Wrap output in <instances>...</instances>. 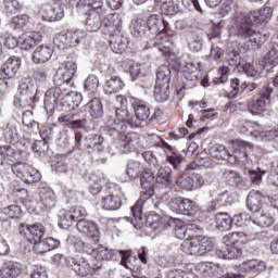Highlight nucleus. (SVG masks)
Wrapping results in <instances>:
<instances>
[{"mask_svg":"<svg viewBox=\"0 0 278 278\" xmlns=\"http://www.w3.org/2000/svg\"><path fill=\"white\" fill-rule=\"evenodd\" d=\"M109 111L108 127L115 131L119 149L123 153H129L131 149L138 144V135L136 132H128L127 125L131 126V114L127 110V98L125 96H116L114 100L109 101L106 104Z\"/></svg>","mask_w":278,"mask_h":278,"instance_id":"1","label":"nucleus"},{"mask_svg":"<svg viewBox=\"0 0 278 278\" xmlns=\"http://www.w3.org/2000/svg\"><path fill=\"white\" fill-rule=\"evenodd\" d=\"M273 18V8L265 4L262 9L240 15L236 18L235 25L230 29V36H237L250 49L254 51L262 47V35L253 30V23L262 25Z\"/></svg>","mask_w":278,"mask_h":278,"instance_id":"2","label":"nucleus"},{"mask_svg":"<svg viewBox=\"0 0 278 278\" xmlns=\"http://www.w3.org/2000/svg\"><path fill=\"white\" fill-rule=\"evenodd\" d=\"M252 149L251 143H242L237 150L229 153L225 146H216L211 150V155L215 160H225L228 164H238L244 166V168H251L253 166V161L250 157Z\"/></svg>","mask_w":278,"mask_h":278,"instance_id":"3","label":"nucleus"},{"mask_svg":"<svg viewBox=\"0 0 278 278\" xmlns=\"http://www.w3.org/2000/svg\"><path fill=\"white\" fill-rule=\"evenodd\" d=\"M38 93V86L31 78H22L14 97L15 108H34L36 103V94Z\"/></svg>","mask_w":278,"mask_h":278,"instance_id":"4","label":"nucleus"},{"mask_svg":"<svg viewBox=\"0 0 278 278\" xmlns=\"http://www.w3.org/2000/svg\"><path fill=\"white\" fill-rule=\"evenodd\" d=\"M161 223L165 225V229L172 227L174 229L175 238L178 240H186L185 242L192 241V238H194L197 233H202L203 231V228L197 226V224L185 225L179 218L167 217L161 219Z\"/></svg>","mask_w":278,"mask_h":278,"instance_id":"5","label":"nucleus"},{"mask_svg":"<svg viewBox=\"0 0 278 278\" xmlns=\"http://www.w3.org/2000/svg\"><path fill=\"white\" fill-rule=\"evenodd\" d=\"M243 71L248 77H253V81H244L240 85V79H232L230 83L231 91L228 93L229 99H233L235 97H238V94H242L244 90L253 92L257 86H262V76H260V72L255 71L253 65L245 64L243 66Z\"/></svg>","mask_w":278,"mask_h":278,"instance_id":"6","label":"nucleus"},{"mask_svg":"<svg viewBox=\"0 0 278 278\" xmlns=\"http://www.w3.org/2000/svg\"><path fill=\"white\" fill-rule=\"evenodd\" d=\"M182 247L187 255H205L214 249V241L203 232H195L191 241L185 242Z\"/></svg>","mask_w":278,"mask_h":278,"instance_id":"7","label":"nucleus"},{"mask_svg":"<svg viewBox=\"0 0 278 278\" xmlns=\"http://www.w3.org/2000/svg\"><path fill=\"white\" fill-rule=\"evenodd\" d=\"M75 73H77L76 62L66 61L62 63L53 76V84L56 86L55 88H61L62 92H67L68 88H71V79L75 77Z\"/></svg>","mask_w":278,"mask_h":278,"instance_id":"8","label":"nucleus"},{"mask_svg":"<svg viewBox=\"0 0 278 278\" xmlns=\"http://www.w3.org/2000/svg\"><path fill=\"white\" fill-rule=\"evenodd\" d=\"M11 170L24 184H38L42 179V174L31 165L23 162H17L12 165Z\"/></svg>","mask_w":278,"mask_h":278,"instance_id":"9","label":"nucleus"},{"mask_svg":"<svg viewBox=\"0 0 278 278\" xmlns=\"http://www.w3.org/2000/svg\"><path fill=\"white\" fill-rule=\"evenodd\" d=\"M86 38V33L81 30H70L65 34L56 35L53 39L54 47L64 51V49H71V47H77L81 40Z\"/></svg>","mask_w":278,"mask_h":278,"instance_id":"10","label":"nucleus"},{"mask_svg":"<svg viewBox=\"0 0 278 278\" xmlns=\"http://www.w3.org/2000/svg\"><path fill=\"white\" fill-rule=\"evenodd\" d=\"M130 104L135 112V116L131 115L130 127H140L151 116V109L144 101L137 98H130Z\"/></svg>","mask_w":278,"mask_h":278,"instance_id":"11","label":"nucleus"},{"mask_svg":"<svg viewBox=\"0 0 278 278\" xmlns=\"http://www.w3.org/2000/svg\"><path fill=\"white\" fill-rule=\"evenodd\" d=\"M21 236H25L30 244H39L45 236V226L42 224L27 225L21 224L18 227Z\"/></svg>","mask_w":278,"mask_h":278,"instance_id":"12","label":"nucleus"},{"mask_svg":"<svg viewBox=\"0 0 278 278\" xmlns=\"http://www.w3.org/2000/svg\"><path fill=\"white\" fill-rule=\"evenodd\" d=\"M86 149H91L93 153H97L100 159L101 164H105L106 157L103 155L105 153V138L101 135L91 134L85 138Z\"/></svg>","mask_w":278,"mask_h":278,"instance_id":"13","label":"nucleus"},{"mask_svg":"<svg viewBox=\"0 0 278 278\" xmlns=\"http://www.w3.org/2000/svg\"><path fill=\"white\" fill-rule=\"evenodd\" d=\"M76 229L77 231H79V233H85V236L91 238L93 244H99V240L101 238V230L97 223L88 220L86 218H81L78 220Z\"/></svg>","mask_w":278,"mask_h":278,"instance_id":"14","label":"nucleus"},{"mask_svg":"<svg viewBox=\"0 0 278 278\" xmlns=\"http://www.w3.org/2000/svg\"><path fill=\"white\" fill-rule=\"evenodd\" d=\"M40 14L42 21L55 23V21L64 18V7L60 3H46L41 5Z\"/></svg>","mask_w":278,"mask_h":278,"instance_id":"15","label":"nucleus"},{"mask_svg":"<svg viewBox=\"0 0 278 278\" xmlns=\"http://www.w3.org/2000/svg\"><path fill=\"white\" fill-rule=\"evenodd\" d=\"M155 182V174L151 168L144 169L140 175V186L142 188L141 198L151 199L155 191L153 190V184Z\"/></svg>","mask_w":278,"mask_h":278,"instance_id":"16","label":"nucleus"},{"mask_svg":"<svg viewBox=\"0 0 278 278\" xmlns=\"http://www.w3.org/2000/svg\"><path fill=\"white\" fill-rule=\"evenodd\" d=\"M68 268H72L78 277H87L92 273V266L81 256L65 258Z\"/></svg>","mask_w":278,"mask_h":278,"instance_id":"17","label":"nucleus"},{"mask_svg":"<svg viewBox=\"0 0 278 278\" xmlns=\"http://www.w3.org/2000/svg\"><path fill=\"white\" fill-rule=\"evenodd\" d=\"M104 30L109 36L123 31V15L121 13L108 14L103 20Z\"/></svg>","mask_w":278,"mask_h":278,"instance_id":"18","label":"nucleus"},{"mask_svg":"<svg viewBox=\"0 0 278 278\" xmlns=\"http://www.w3.org/2000/svg\"><path fill=\"white\" fill-rule=\"evenodd\" d=\"M81 103V93L77 91H65L61 98L59 105L61 106L62 112H71L75 108H79Z\"/></svg>","mask_w":278,"mask_h":278,"instance_id":"19","label":"nucleus"},{"mask_svg":"<svg viewBox=\"0 0 278 278\" xmlns=\"http://www.w3.org/2000/svg\"><path fill=\"white\" fill-rule=\"evenodd\" d=\"M273 238V233L268 230L262 229L257 224H249L247 227V240L253 242L257 240L258 242H268Z\"/></svg>","mask_w":278,"mask_h":278,"instance_id":"20","label":"nucleus"},{"mask_svg":"<svg viewBox=\"0 0 278 278\" xmlns=\"http://www.w3.org/2000/svg\"><path fill=\"white\" fill-rule=\"evenodd\" d=\"M21 68V59L17 56L9 58L1 66L0 73L4 79H13L16 77Z\"/></svg>","mask_w":278,"mask_h":278,"instance_id":"21","label":"nucleus"},{"mask_svg":"<svg viewBox=\"0 0 278 278\" xmlns=\"http://www.w3.org/2000/svg\"><path fill=\"white\" fill-rule=\"evenodd\" d=\"M180 186L188 192H192V190H197L205 186V179L201 174L191 173L182 179Z\"/></svg>","mask_w":278,"mask_h":278,"instance_id":"22","label":"nucleus"},{"mask_svg":"<svg viewBox=\"0 0 278 278\" xmlns=\"http://www.w3.org/2000/svg\"><path fill=\"white\" fill-rule=\"evenodd\" d=\"M216 255L222 260H238L242 257V249L238 245L223 243L222 247L216 250Z\"/></svg>","mask_w":278,"mask_h":278,"instance_id":"23","label":"nucleus"},{"mask_svg":"<svg viewBox=\"0 0 278 278\" xmlns=\"http://www.w3.org/2000/svg\"><path fill=\"white\" fill-rule=\"evenodd\" d=\"M64 94L61 87L50 88L46 91L43 103L46 110H55L56 105H60V98Z\"/></svg>","mask_w":278,"mask_h":278,"instance_id":"24","label":"nucleus"},{"mask_svg":"<svg viewBox=\"0 0 278 278\" xmlns=\"http://www.w3.org/2000/svg\"><path fill=\"white\" fill-rule=\"evenodd\" d=\"M237 129L239 134H243V136H252L253 138H260V130L262 129V126L256 122L241 121L238 122Z\"/></svg>","mask_w":278,"mask_h":278,"instance_id":"25","label":"nucleus"},{"mask_svg":"<svg viewBox=\"0 0 278 278\" xmlns=\"http://www.w3.org/2000/svg\"><path fill=\"white\" fill-rule=\"evenodd\" d=\"M266 203L264 199V192L261 191H251L247 198V205L250 212L254 214L262 210V205Z\"/></svg>","mask_w":278,"mask_h":278,"instance_id":"26","label":"nucleus"},{"mask_svg":"<svg viewBox=\"0 0 278 278\" xmlns=\"http://www.w3.org/2000/svg\"><path fill=\"white\" fill-rule=\"evenodd\" d=\"M23 273V265L18 262H7L0 269L1 278H16Z\"/></svg>","mask_w":278,"mask_h":278,"instance_id":"27","label":"nucleus"},{"mask_svg":"<svg viewBox=\"0 0 278 278\" xmlns=\"http://www.w3.org/2000/svg\"><path fill=\"white\" fill-rule=\"evenodd\" d=\"M60 247V240L54 239L52 237H47L45 239H41V242L37 243L34 247V251L38 255H42V253H49V251H54V249H59Z\"/></svg>","mask_w":278,"mask_h":278,"instance_id":"28","label":"nucleus"},{"mask_svg":"<svg viewBox=\"0 0 278 278\" xmlns=\"http://www.w3.org/2000/svg\"><path fill=\"white\" fill-rule=\"evenodd\" d=\"M42 41V35L40 33L30 31L25 33L20 37V45H22L25 51H29V49H34L38 42Z\"/></svg>","mask_w":278,"mask_h":278,"instance_id":"29","label":"nucleus"},{"mask_svg":"<svg viewBox=\"0 0 278 278\" xmlns=\"http://www.w3.org/2000/svg\"><path fill=\"white\" fill-rule=\"evenodd\" d=\"M223 181L231 186L232 188H244V179L242 175L233 169H228L223 173L222 176Z\"/></svg>","mask_w":278,"mask_h":278,"instance_id":"30","label":"nucleus"},{"mask_svg":"<svg viewBox=\"0 0 278 278\" xmlns=\"http://www.w3.org/2000/svg\"><path fill=\"white\" fill-rule=\"evenodd\" d=\"M40 199V207L43 212H49V210H53L55 207V193L51 189H42L39 192Z\"/></svg>","mask_w":278,"mask_h":278,"instance_id":"31","label":"nucleus"},{"mask_svg":"<svg viewBox=\"0 0 278 278\" xmlns=\"http://www.w3.org/2000/svg\"><path fill=\"white\" fill-rule=\"evenodd\" d=\"M257 164L256 169L250 170V179L254 186H260L262 184V175H266L270 170V165L264 159H261Z\"/></svg>","mask_w":278,"mask_h":278,"instance_id":"32","label":"nucleus"},{"mask_svg":"<svg viewBox=\"0 0 278 278\" xmlns=\"http://www.w3.org/2000/svg\"><path fill=\"white\" fill-rule=\"evenodd\" d=\"M241 273H264L266 270V262L260 260H249L239 266Z\"/></svg>","mask_w":278,"mask_h":278,"instance_id":"33","label":"nucleus"},{"mask_svg":"<svg viewBox=\"0 0 278 278\" xmlns=\"http://www.w3.org/2000/svg\"><path fill=\"white\" fill-rule=\"evenodd\" d=\"M51 55H53V49L51 47L39 46L33 53V62L35 64H45V62L51 60Z\"/></svg>","mask_w":278,"mask_h":278,"instance_id":"34","label":"nucleus"},{"mask_svg":"<svg viewBox=\"0 0 278 278\" xmlns=\"http://www.w3.org/2000/svg\"><path fill=\"white\" fill-rule=\"evenodd\" d=\"M110 36H111L110 47L113 53H117V54L125 53L128 45L127 39L123 35H121V33H116Z\"/></svg>","mask_w":278,"mask_h":278,"instance_id":"35","label":"nucleus"},{"mask_svg":"<svg viewBox=\"0 0 278 278\" xmlns=\"http://www.w3.org/2000/svg\"><path fill=\"white\" fill-rule=\"evenodd\" d=\"M201 63L189 62L184 66L182 75L187 81H197L201 79Z\"/></svg>","mask_w":278,"mask_h":278,"instance_id":"36","label":"nucleus"},{"mask_svg":"<svg viewBox=\"0 0 278 278\" xmlns=\"http://www.w3.org/2000/svg\"><path fill=\"white\" fill-rule=\"evenodd\" d=\"M100 205L102 210L115 212L116 210H121V206L123 205V200H121L118 195L109 194L101 199Z\"/></svg>","mask_w":278,"mask_h":278,"instance_id":"37","label":"nucleus"},{"mask_svg":"<svg viewBox=\"0 0 278 278\" xmlns=\"http://www.w3.org/2000/svg\"><path fill=\"white\" fill-rule=\"evenodd\" d=\"M148 30L152 36H160L162 29H164V18L160 15L153 14L148 17L147 21Z\"/></svg>","mask_w":278,"mask_h":278,"instance_id":"38","label":"nucleus"},{"mask_svg":"<svg viewBox=\"0 0 278 278\" xmlns=\"http://www.w3.org/2000/svg\"><path fill=\"white\" fill-rule=\"evenodd\" d=\"M125 88V83L118 76H111L106 79L104 85V92L106 94H114L116 92H121Z\"/></svg>","mask_w":278,"mask_h":278,"instance_id":"39","label":"nucleus"},{"mask_svg":"<svg viewBox=\"0 0 278 278\" xmlns=\"http://www.w3.org/2000/svg\"><path fill=\"white\" fill-rule=\"evenodd\" d=\"M181 8H184V0H172L163 2L161 5V10L166 16H175V14H179Z\"/></svg>","mask_w":278,"mask_h":278,"instance_id":"40","label":"nucleus"},{"mask_svg":"<svg viewBox=\"0 0 278 278\" xmlns=\"http://www.w3.org/2000/svg\"><path fill=\"white\" fill-rule=\"evenodd\" d=\"M156 184L168 188L173 184V169L168 166H163L157 169L156 173Z\"/></svg>","mask_w":278,"mask_h":278,"instance_id":"41","label":"nucleus"},{"mask_svg":"<svg viewBox=\"0 0 278 278\" xmlns=\"http://www.w3.org/2000/svg\"><path fill=\"white\" fill-rule=\"evenodd\" d=\"M118 255V250H110L103 245L96 248L93 251V257L100 262H108L109 260H114Z\"/></svg>","mask_w":278,"mask_h":278,"instance_id":"42","label":"nucleus"},{"mask_svg":"<svg viewBox=\"0 0 278 278\" xmlns=\"http://www.w3.org/2000/svg\"><path fill=\"white\" fill-rule=\"evenodd\" d=\"M5 142L9 144H16L18 142V128L16 124L9 123L2 130Z\"/></svg>","mask_w":278,"mask_h":278,"instance_id":"43","label":"nucleus"},{"mask_svg":"<svg viewBox=\"0 0 278 278\" xmlns=\"http://www.w3.org/2000/svg\"><path fill=\"white\" fill-rule=\"evenodd\" d=\"M16 197H20L21 199H26L27 197V190L26 189H18L14 191V193H8L1 197V207H9L10 205L16 204Z\"/></svg>","mask_w":278,"mask_h":278,"instance_id":"44","label":"nucleus"},{"mask_svg":"<svg viewBox=\"0 0 278 278\" xmlns=\"http://www.w3.org/2000/svg\"><path fill=\"white\" fill-rule=\"evenodd\" d=\"M247 240V228L243 232H229L223 237L224 244L238 247Z\"/></svg>","mask_w":278,"mask_h":278,"instance_id":"45","label":"nucleus"},{"mask_svg":"<svg viewBox=\"0 0 278 278\" xmlns=\"http://www.w3.org/2000/svg\"><path fill=\"white\" fill-rule=\"evenodd\" d=\"M16 155L18 154L16 153V150H14V148L10 146H0V166H3L5 162H9L11 164L16 162Z\"/></svg>","mask_w":278,"mask_h":278,"instance_id":"46","label":"nucleus"},{"mask_svg":"<svg viewBox=\"0 0 278 278\" xmlns=\"http://www.w3.org/2000/svg\"><path fill=\"white\" fill-rule=\"evenodd\" d=\"M87 109L92 118H101L103 116V103L99 98L91 99L87 103Z\"/></svg>","mask_w":278,"mask_h":278,"instance_id":"47","label":"nucleus"},{"mask_svg":"<svg viewBox=\"0 0 278 278\" xmlns=\"http://www.w3.org/2000/svg\"><path fill=\"white\" fill-rule=\"evenodd\" d=\"M159 86H170V67L161 65L156 72V84Z\"/></svg>","mask_w":278,"mask_h":278,"instance_id":"48","label":"nucleus"},{"mask_svg":"<svg viewBox=\"0 0 278 278\" xmlns=\"http://www.w3.org/2000/svg\"><path fill=\"white\" fill-rule=\"evenodd\" d=\"M216 228L218 231H229L231 230V217L227 213H217L216 217Z\"/></svg>","mask_w":278,"mask_h":278,"instance_id":"49","label":"nucleus"},{"mask_svg":"<svg viewBox=\"0 0 278 278\" xmlns=\"http://www.w3.org/2000/svg\"><path fill=\"white\" fill-rule=\"evenodd\" d=\"M94 247H97V243H94L90 237H88L86 241H77L75 243L76 251L79 253H87V255H94Z\"/></svg>","mask_w":278,"mask_h":278,"instance_id":"50","label":"nucleus"},{"mask_svg":"<svg viewBox=\"0 0 278 278\" xmlns=\"http://www.w3.org/2000/svg\"><path fill=\"white\" fill-rule=\"evenodd\" d=\"M101 16L97 13H89V16L86 20L85 27L87 31H99L101 29V25L103 23L101 22Z\"/></svg>","mask_w":278,"mask_h":278,"instance_id":"51","label":"nucleus"},{"mask_svg":"<svg viewBox=\"0 0 278 278\" xmlns=\"http://www.w3.org/2000/svg\"><path fill=\"white\" fill-rule=\"evenodd\" d=\"M170 85H155L154 87V99L159 103H164V101H168V97H170V91L168 90Z\"/></svg>","mask_w":278,"mask_h":278,"instance_id":"52","label":"nucleus"},{"mask_svg":"<svg viewBox=\"0 0 278 278\" xmlns=\"http://www.w3.org/2000/svg\"><path fill=\"white\" fill-rule=\"evenodd\" d=\"M275 223V218L270 213L264 211L262 214L257 215L254 220L250 222V224L257 225V227H270Z\"/></svg>","mask_w":278,"mask_h":278,"instance_id":"53","label":"nucleus"},{"mask_svg":"<svg viewBox=\"0 0 278 278\" xmlns=\"http://www.w3.org/2000/svg\"><path fill=\"white\" fill-rule=\"evenodd\" d=\"M226 60L229 64V66H240V49L233 48V46L228 47L227 53H226Z\"/></svg>","mask_w":278,"mask_h":278,"instance_id":"54","label":"nucleus"},{"mask_svg":"<svg viewBox=\"0 0 278 278\" xmlns=\"http://www.w3.org/2000/svg\"><path fill=\"white\" fill-rule=\"evenodd\" d=\"M268 105V102L258 98L256 100L251 101L248 105V109L249 112H251V114H262V112H266Z\"/></svg>","mask_w":278,"mask_h":278,"instance_id":"55","label":"nucleus"},{"mask_svg":"<svg viewBox=\"0 0 278 278\" xmlns=\"http://www.w3.org/2000/svg\"><path fill=\"white\" fill-rule=\"evenodd\" d=\"M59 123H72L76 127H86L88 125V119L86 117H81L80 119H75V115L68 113L66 115H62L59 117Z\"/></svg>","mask_w":278,"mask_h":278,"instance_id":"56","label":"nucleus"},{"mask_svg":"<svg viewBox=\"0 0 278 278\" xmlns=\"http://www.w3.org/2000/svg\"><path fill=\"white\" fill-rule=\"evenodd\" d=\"M84 88L89 94H97V90H99V77L89 75L85 80Z\"/></svg>","mask_w":278,"mask_h":278,"instance_id":"57","label":"nucleus"},{"mask_svg":"<svg viewBox=\"0 0 278 278\" xmlns=\"http://www.w3.org/2000/svg\"><path fill=\"white\" fill-rule=\"evenodd\" d=\"M169 208L172 212H175V214H182V216L186 215V208H185V198H174L169 202Z\"/></svg>","mask_w":278,"mask_h":278,"instance_id":"58","label":"nucleus"},{"mask_svg":"<svg viewBox=\"0 0 278 278\" xmlns=\"http://www.w3.org/2000/svg\"><path fill=\"white\" fill-rule=\"evenodd\" d=\"M160 215L155 212H150L144 216L146 227L153 229V231H156V229L160 227Z\"/></svg>","mask_w":278,"mask_h":278,"instance_id":"59","label":"nucleus"},{"mask_svg":"<svg viewBox=\"0 0 278 278\" xmlns=\"http://www.w3.org/2000/svg\"><path fill=\"white\" fill-rule=\"evenodd\" d=\"M144 22L142 20H134L130 23V33L135 38H140L144 34Z\"/></svg>","mask_w":278,"mask_h":278,"instance_id":"60","label":"nucleus"},{"mask_svg":"<svg viewBox=\"0 0 278 278\" xmlns=\"http://www.w3.org/2000/svg\"><path fill=\"white\" fill-rule=\"evenodd\" d=\"M27 25H29V16L25 14L13 17L11 22L13 29H25Z\"/></svg>","mask_w":278,"mask_h":278,"instance_id":"61","label":"nucleus"},{"mask_svg":"<svg viewBox=\"0 0 278 278\" xmlns=\"http://www.w3.org/2000/svg\"><path fill=\"white\" fill-rule=\"evenodd\" d=\"M2 214H4V216H8L9 218H18V216H21L22 214V210L18 206V204H11L10 206H5L1 208Z\"/></svg>","mask_w":278,"mask_h":278,"instance_id":"62","label":"nucleus"},{"mask_svg":"<svg viewBox=\"0 0 278 278\" xmlns=\"http://www.w3.org/2000/svg\"><path fill=\"white\" fill-rule=\"evenodd\" d=\"M201 211V207L197 202L185 198V216H194L198 212Z\"/></svg>","mask_w":278,"mask_h":278,"instance_id":"63","label":"nucleus"},{"mask_svg":"<svg viewBox=\"0 0 278 278\" xmlns=\"http://www.w3.org/2000/svg\"><path fill=\"white\" fill-rule=\"evenodd\" d=\"M264 194V199H265V203H269V205H271V207H275L276 210H278V190H267L265 192H263Z\"/></svg>","mask_w":278,"mask_h":278,"instance_id":"64","label":"nucleus"}]
</instances>
